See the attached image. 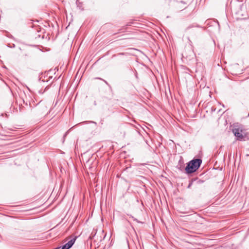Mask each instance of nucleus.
I'll return each instance as SVG.
<instances>
[{"instance_id": "f257e3e1", "label": "nucleus", "mask_w": 249, "mask_h": 249, "mask_svg": "<svg viewBox=\"0 0 249 249\" xmlns=\"http://www.w3.org/2000/svg\"><path fill=\"white\" fill-rule=\"evenodd\" d=\"M202 160L200 159H194L191 160L187 164L185 168L187 173L190 174L196 171L200 167Z\"/></svg>"}, {"instance_id": "7ed1b4c3", "label": "nucleus", "mask_w": 249, "mask_h": 249, "mask_svg": "<svg viewBox=\"0 0 249 249\" xmlns=\"http://www.w3.org/2000/svg\"><path fill=\"white\" fill-rule=\"evenodd\" d=\"M242 132V130H240L239 128H234L232 129L233 133L237 138V140L239 141H241L244 138Z\"/></svg>"}, {"instance_id": "0eeeda50", "label": "nucleus", "mask_w": 249, "mask_h": 249, "mask_svg": "<svg viewBox=\"0 0 249 249\" xmlns=\"http://www.w3.org/2000/svg\"><path fill=\"white\" fill-rule=\"evenodd\" d=\"M246 19H247V18H241L240 19H241V20H242V19L243 20H245Z\"/></svg>"}, {"instance_id": "1a4fd4ad", "label": "nucleus", "mask_w": 249, "mask_h": 249, "mask_svg": "<svg viewBox=\"0 0 249 249\" xmlns=\"http://www.w3.org/2000/svg\"><path fill=\"white\" fill-rule=\"evenodd\" d=\"M60 249V248H57L56 249Z\"/></svg>"}, {"instance_id": "f03ea898", "label": "nucleus", "mask_w": 249, "mask_h": 249, "mask_svg": "<svg viewBox=\"0 0 249 249\" xmlns=\"http://www.w3.org/2000/svg\"><path fill=\"white\" fill-rule=\"evenodd\" d=\"M194 27H200V26L198 25H191L189 26L187 28H186V29H185V32H187L188 34L192 36H195L196 34V30L193 29V28Z\"/></svg>"}, {"instance_id": "423d86ee", "label": "nucleus", "mask_w": 249, "mask_h": 249, "mask_svg": "<svg viewBox=\"0 0 249 249\" xmlns=\"http://www.w3.org/2000/svg\"><path fill=\"white\" fill-rule=\"evenodd\" d=\"M192 184V182L190 183L189 185H188V188H190L191 187Z\"/></svg>"}, {"instance_id": "39448f33", "label": "nucleus", "mask_w": 249, "mask_h": 249, "mask_svg": "<svg viewBox=\"0 0 249 249\" xmlns=\"http://www.w3.org/2000/svg\"><path fill=\"white\" fill-rule=\"evenodd\" d=\"M2 127L1 126V125L0 124V129L2 128ZM3 134L1 132H0V135H3Z\"/></svg>"}, {"instance_id": "6e6552de", "label": "nucleus", "mask_w": 249, "mask_h": 249, "mask_svg": "<svg viewBox=\"0 0 249 249\" xmlns=\"http://www.w3.org/2000/svg\"><path fill=\"white\" fill-rule=\"evenodd\" d=\"M120 54H124V53H120Z\"/></svg>"}, {"instance_id": "20e7f679", "label": "nucleus", "mask_w": 249, "mask_h": 249, "mask_svg": "<svg viewBox=\"0 0 249 249\" xmlns=\"http://www.w3.org/2000/svg\"><path fill=\"white\" fill-rule=\"evenodd\" d=\"M76 238L77 236H75L71 239L67 243L64 245L61 249H69L71 248L74 243Z\"/></svg>"}]
</instances>
